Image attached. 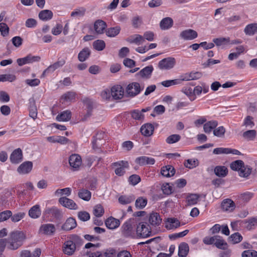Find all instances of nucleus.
<instances>
[{"instance_id": "obj_1", "label": "nucleus", "mask_w": 257, "mask_h": 257, "mask_svg": "<svg viewBox=\"0 0 257 257\" xmlns=\"http://www.w3.org/2000/svg\"><path fill=\"white\" fill-rule=\"evenodd\" d=\"M26 238L25 234L20 231H14L10 234V237L7 239L8 248L15 250L21 246Z\"/></svg>"}, {"instance_id": "obj_2", "label": "nucleus", "mask_w": 257, "mask_h": 257, "mask_svg": "<svg viewBox=\"0 0 257 257\" xmlns=\"http://www.w3.org/2000/svg\"><path fill=\"white\" fill-rule=\"evenodd\" d=\"M137 221L135 218H131L125 221L121 226V233L125 237L134 238L136 236L135 227Z\"/></svg>"}, {"instance_id": "obj_3", "label": "nucleus", "mask_w": 257, "mask_h": 257, "mask_svg": "<svg viewBox=\"0 0 257 257\" xmlns=\"http://www.w3.org/2000/svg\"><path fill=\"white\" fill-rule=\"evenodd\" d=\"M151 230L149 224L140 222L137 225L136 235L139 237H148L151 235Z\"/></svg>"}, {"instance_id": "obj_4", "label": "nucleus", "mask_w": 257, "mask_h": 257, "mask_svg": "<svg viewBox=\"0 0 257 257\" xmlns=\"http://www.w3.org/2000/svg\"><path fill=\"white\" fill-rule=\"evenodd\" d=\"M176 63L174 58L169 57L161 60L158 63V67L161 70H170L175 66Z\"/></svg>"}, {"instance_id": "obj_5", "label": "nucleus", "mask_w": 257, "mask_h": 257, "mask_svg": "<svg viewBox=\"0 0 257 257\" xmlns=\"http://www.w3.org/2000/svg\"><path fill=\"white\" fill-rule=\"evenodd\" d=\"M143 89L138 82L130 83L126 88L127 94L131 97H134L139 94Z\"/></svg>"}, {"instance_id": "obj_6", "label": "nucleus", "mask_w": 257, "mask_h": 257, "mask_svg": "<svg viewBox=\"0 0 257 257\" xmlns=\"http://www.w3.org/2000/svg\"><path fill=\"white\" fill-rule=\"evenodd\" d=\"M112 166L115 168L114 170L115 174L119 176L123 175L125 173V169L128 168L129 167L128 162L125 161L113 163Z\"/></svg>"}, {"instance_id": "obj_7", "label": "nucleus", "mask_w": 257, "mask_h": 257, "mask_svg": "<svg viewBox=\"0 0 257 257\" xmlns=\"http://www.w3.org/2000/svg\"><path fill=\"white\" fill-rule=\"evenodd\" d=\"M44 213L45 215H51L52 216L58 220H61L63 216V213L62 210L55 206L46 208Z\"/></svg>"}, {"instance_id": "obj_8", "label": "nucleus", "mask_w": 257, "mask_h": 257, "mask_svg": "<svg viewBox=\"0 0 257 257\" xmlns=\"http://www.w3.org/2000/svg\"><path fill=\"white\" fill-rule=\"evenodd\" d=\"M179 37L185 41L192 40L198 37V33L196 31L189 29L182 31Z\"/></svg>"}, {"instance_id": "obj_9", "label": "nucleus", "mask_w": 257, "mask_h": 257, "mask_svg": "<svg viewBox=\"0 0 257 257\" xmlns=\"http://www.w3.org/2000/svg\"><path fill=\"white\" fill-rule=\"evenodd\" d=\"M59 203L63 207L69 209L77 210L78 206L72 199L66 197H61L59 199Z\"/></svg>"}, {"instance_id": "obj_10", "label": "nucleus", "mask_w": 257, "mask_h": 257, "mask_svg": "<svg viewBox=\"0 0 257 257\" xmlns=\"http://www.w3.org/2000/svg\"><path fill=\"white\" fill-rule=\"evenodd\" d=\"M69 163L73 170H77L81 165V158L78 154H72L69 157Z\"/></svg>"}, {"instance_id": "obj_11", "label": "nucleus", "mask_w": 257, "mask_h": 257, "mask_svg": "<svg viewBox=\"0 0 257 257\" xmlns=\"http://www.w3.org/2000/svg\"><path fill=\"white\" fill-rule=\"evenodd\" d=\"M10 159L12 163L18 164L22 161L23 153L20 148L15 150L11 154Z\"/></svg>"}, {"instance_id": "obj_12", "label": "nucleus", "mask_w": 257, "mask_h": 257, "mask_svg": "<svg viewBox=\"0 0 257 257\" xmlns=\"http://www.w3.org/2000/svg\"><path fill=\"white\" fill-rule=\"evenodd\" d=\"M107 24L102 20H97L94 23V29L97 34H102L106 29Z\"/></svg>"}, {"instance_id": "obj_13", "label": "nucleus", "mask_w": 257, "mask_h": 257, "mask_svg": "<svg viewBox=\"0 0 257 257\" xmlns=\"http://www.w3.org/2000/svg\"><path fill=\"white\" fill-rule=\"evenodd\" d=\"M32 168V162L30 161H26L20 165L17 169V171L20 174H26L31 172Z\"/></svg>"}, {"instance_id": "obj_14", "label": "nucleus", "mask_w": 257, "mask_h": 257, "mask_svg": "<svg viewBox=\"0 0 257 257\" xmlns=\"http://www.w3.org/2000/svg\"><path fill=\"white\" fill-rule=\"evenodd\" d=\"M76 226V220L73 217H69L61 226V229L64 231H69L75 228Z\"/></svg>"}, {"instance_id": "obj_15", "label": "nucleus", "mask_w": 257, "mask_h": 257, "mask_svg": "<svg viewBox=\"0 0 257 257\" xmlns=\"http://www.w3.org/2000/svg\"><path fill=\"white\" fill-rule=\"evenodd\" d=\"M135 162L140 166L152 165L155 164V160L153 158L142 156L137 158Z\"/></svg>"}, {"instance_id": "obj_16", "label": "nucleus", "mask_w": 257, "mask_h": 257, "mask_svg": "<svg viewBox=\"0 0 257 257\" xmlns=\"http://www.w3.org/2000/svg\"><path fill=\"white\" fill-rule=\"evenodd\" d=\"M124 90L120 85L114 86L111 89V95L114 99H119L123 96Z\"/></svg>"}, {"instance_id": "obj_17", "label": "nucleus", "mask_w": 257, "mask_h": 257, "mask_svg": "<svg viewBox=\"0 0 257 257\" xmlns=\"http://www.w3.org/2000/svg\"><path fill=\"white\" fill-rule=\"evenodd\" d=\"M149 222L153 226H158L162 222V218L159 213L157 212H152L150 214L149 217Z\"/></svg>"}, {"instance_id": "obj_18", "label": "nucleus", "mask_w": 257, "mask_h": 257, "mask_svg": "<svg viewBox=\"0 0 257 257\" xmlns=\"http://www.w3.org/2000/svg\"><path fill=\"white\" fill-rule=\"evenodd\" d=\"M221 207L223 211L231 212L234 209L235 205L232 200L225 199L222 201Z\"/></svg>"}, {"instance_id": "obj_19", "label": "nucleus", "mask_w": 257, "mask_h": 257, "mask_svg": "<svg viewBox=\"0 0 257 257\" xmlns=\"http://www.w3.org/2000/svg\"><path fill=\"white\" fill-rule=\"evenodd\" d=\"M140 131L143 136L145 137H150L153 134L154 126L151 123H146L141 126Z\"/></svg>"}, {"instance_id": "obj_20", "label": "nucleus", "mask_w": 257, "mask_h": 257, "mask_svg": "<svg viewBox=\"0 0 257 257\" xmlns=\"http://www.w3.org/2000/svg\"><path fill=\"white\" fill-rule=\"evenodd\" d=\"M55 230V225L50 223L42 224L40 228V231L46 235H52Z\"/></svg>"}, {"instance_id": "obj_21", "label": "nucleus", "mask_w": 257, "mask_h": 257, "mask_svg": "<svg viewBox=\"0 0 257 257\" xmlns=\"http://www.w3.org/2000/svg\"><path fill=\"white\" fill-rule=\"evenodd\" d=\"M75 245L71 241L67 240L63 245V251L65 254L68 255L73 254L76 250Z\"/></svg>"}, {"instance_id": "obj_22", "label": "nucleus", "mask_w": 257, "mask_h": 257, "mask_svg": "<svg viewBox=\"0 0 257 257\" xmlns=\"http://www.w3.org/2000/svg\"><path fill=\"white\" fill-rule=\"evenodd\" d=\"M173 20L170 17L163 18L160 23V27L162 30H169L173 25Z\"/></svg>"}, {"instance_id": "obj_23", "label": "nucleus", "mask_w": 257, "mask_h": 257, "mask_svg": "<svg viewBox=\"0 0 257 257\" xmlns=\"http://www.w3.org/2000/svg\"><path fill=\"white\" fill-rule=\"evenodd\" d=\"M154 68L152 65L146 66L137 73V75L140 76L143 78H149L153 71Z\"/></svg>"}, {"instance_id": "obj_24", "label": "nucleus", "mask_w": 257, "mask_h": 257, "mask_svg": "<svg viewBox=\"0 0 257 257\" xmlns=\"http://www.w3.org/2000/svg\"><path fill=\"white\" fill-rule=\"evenodd\" d=\"M41 215V210L40 206L36 204L32 207L29 211V216L33 219H37L40 217Z\"/></svg>"}, {"instance_id": "obj_25", "label": "nucleus", "mask_w": 257, "mask_h": 257, "mask_svg": "<svg viewBox=\"0 0 257 257\" xmlns=\"http://www.w3.org/2000/svg\"><path fill=\"white\" fill-rule=\"evenodd\" d=\"M126 41L130 44H135L137 45H140L145 42V39L142 36L139 34H135L128 38Z\"/></svg>"}, {"instance_id": "obj_26", "label": "nucleus", "mask_w": 257, "mask_h": 257, "mask_svg": "<svg viewBox=\"0 0 257 257\" xmlns=\"http://www.w3.org/2000/svg\"><path fill=\"white\" fill-rule=\"evenodd\" d=\"M29 115L35 119L37 117L38 112L36 102L33 98L29 99Z\"/></svg>"}, {"instance_id": "obj_27", "label": "nucleus", "mask_w": 257, "mask_h": 257, "mask_svg": "<svg viewBox=\"0 0 257 257\" xmlns=\"http://www.w3.org/2000/svg\"><path fill=\"white\" fill-rule=\"evenodd\" d=\"M106 226L110 229H114L118 227L120 225V221L118 219L113 217H109L105 222Z\"/></svg>"}, {"instance_id": "obj_28", "label": "nucleus", "mask_w": 257, "mask_h": 257, "mask_svg": "<svg viewBox=\"0 0 257 257\" xmlns=\"http://www.w3.org/2000/svg\"><path fill=\"white\" fill-rule=\"evenodd\" d=\"M121 30V28L119 26L113 27L106 28L105 31L106 35L110 38L115 37L117 36Z\"/></svg>"}, {"instance_id": "obj_29", "label": "nucleus", "mask_w": 257, "mask_h": 257, "mask_svg": "<svg viewBox=\"0 0 257 257\" xmlns=\"http://www.w3.org/2000/svg\"><path fill=\"white\" fill-rule=\"evenodd\" d=\"M161 174L166 177L173 176L175 173V169L171 165L164 166L161 169Z\"/></svg>"}, {"instance_id": "obj_30", "label": "nucleus", "mask_w": 257, "mask_h": 257, "mask_svg": "<svg viewBox=\"0 0 257 257\" xmlns=\"http://www.w3.org/2000/svg\"><path fill=\"white\" fill-rule=\"evenodd\" d=\"M91 51L88 47L84 48L78 55V59L80 62L86 61L90 56Z\"/></svg>"}, {"instance_id": "obj_31", "label": "nucleus", "mask_w": 257, "mask_h": 257, "mask_svg": "<svg viewBox=\"0 0 257 257\" xmlns=\"http://www.w3.org/2000/svg\"><path fill=\"white\" fill-rule=\"evenodd\" d=\"M168 223L166 224L165 227L168 229H172L177 228L180 226V221L175 218H169L167 219Z\"/></svg>"}, {"instance_id": "obj_32", "label": "nucleus", "mask_w": 257, "mask_h": 257, "mask_svg": "<svg viewBox=\"0 0 257 257\" xmlns=\"http://www.w3.org/2000/svg\"><path fill=\"white\" fill-rule=\"evenodd\" d=\"M41 253V250L39 248H36L33 252L25 250L21 252V257H39Z\"/></svg>"}, {"instance_id": "obj_33", "label": "nucleus", "mask_w": 257, "mask_h": 257, "mask_svg": "<svg viewBox=\"0 0 257 257\" xmlns=\"http://www.w3.org/2000/svg\"><path fill=\"white\" fill-rule=\"evenodd\" d=\"M218 122L216 120H211L206 122L203 125V130L205 133L209 134L217 126Z\"/></svg>"}, {"instance_id": "obj_34", "label": "nucleus", "mask_w": 257, "mask_h": 257, "mask_svg": "<svg viewBox=\"0 0 257 257\" xmlns=\"http://www.w3.org/2000/svg\"><path fill=\"white\" fill-rule=\"evenodd\" d=\"M189 248L187 243L182 242L179 246L178 255L179 257H186L189 252Z\"/></svg>"}, {"instance_id": "obj_35", "label": "nucleus", "mask_w": 257, "mask_h": 257, "mask_svg": "<svg viewBox=\"0 0 257 257\" xmlns=\"http://www.w3.org/2000/svg\"><path fill=\"white\" fill-rule=\"evenodd\" d=\"M71 112L67 110L59 114L56 116V119L59 121H67L71 119Z\"/></svg>"}, {"instance_id": "obj_36", "label": "nucleus", "mask_w": 257, "mask_h": 257, "mask_svg": "<svg viewBox=\"0 0 257 257\" xmlns=\"http://www.w3.org/2000/svg\"><path fill=\"white\" fill-rule=\"evenodd\" d=\"M244 32L247 35L252 36L257 33V24L252 23L247 25L244 28Z\"/></svg>"}, {"instance_id": "obj_37", "label": "nucleus", "mask_w": 257, "mask_h": 257, "mask_svg": "<svg viewBox=\"0 0 257 257\" xmlns=\"http://www.w3.org/2000/svg\"><path fill=\"white\" fill-rule=\"evenodd\" d=\"M53 17V13L50 10H45L41 11L39 14V18L40 20L47 21L51 19Z\"/></svg>"}, {"instance_id": "obj_38", "label": "nucleus", "mask_w": 257, "mask_h": 257, "mask_svg": "<svg viewBox=\"0 0 257 257\" xmlns=\"http://www.w3.org/2000/svg\"><path fill=\"white\" fill-rule=\"evenodd\" d=\"M214 245L219 249L225 250L227 249L228 245L225 241L220 236L217 235Z\"/></svg>"}, {"instance_id": "obj_39", "label": "nucleus", "mask_w": 257, "mask_h": 257, "mask_svg": "<svg viewBox=\"0 0 257 257\" xmlns=\"http://www.w3.org/2000/svg\"><path fill=\"white\" fill-rule=\"evenodd\" d=\"M78 197L81 199L88 201L91 199V193L86 189H81L78 193Z\"/></svg>"}, {"instance_id": "obj_40", "label": "nucleus", "mask_w": 257, "mask_h": 257, "mask_svg": "<svg viewBox=\"0 0 257 257\" xmlns=\"http://www.w3.org/2000/svg\"><path fill=\"white\" fill-rule=\"evenodd\" d=\"M200 195L197 194H190L186 197V201L188 206L193 205L197 203Z\"/></svg>"}, {"instance_id": "obj_41", "label": "nucleus", "mask_w": 257, "mask_h": 257, "mask_svg": "<svg viewBox=\"0 0 257 257\" xmlns=\"http://www.w3.org/2000/svg\"><path fill=\"white\" fill-rule=\"evenodd\" d=\"M214 173L218 177H224L227 174L228 170L225 166H218L214 168Z\"/></svg>"}, {"instance_id": "obj_42", "label": "nucleus", "mask_w": 257, "mask_h": 257, "mask_svg": "<svg viewBox=\"0 0 257 257\" xmlns=\"http://www.w3.org/2000/svg\"><path fill=\"white\" fill-rule=\"evenodd\" d=\"M238 172L240 177L247 178L251 174V168L249 166L244 164Z\"/></svg>"}, {"instance_id": "obj_43", "label": "nucleus", "mask_w": 257, "mask_h": 257, "mask_svg": "<svg viewBox=\"0 0 257 257\" xmlns=\"http://www.w3.org/2000/svg\"><path fill=\"white\" fill-rule=\"evenodd\" d=\"M182 91L186 95L190 101H193L196 98V96H194L193 89L189 86H185L182 88Z\"/></svg>"}, {"instance_id": "obj_44", "label": "nucleus", "mask_w": 257, "mask_h": 257, "mask_svg": "<svg viewBox=\"0 0 257 257\" xmlns=\"http://www.w3.org/2000/svg\"><path fill=\"white\" fill-rule=\"evenodd\" d=\"M243 222L245 224V227L248 230H251L257 225V218L252 217L247 220H244Z\"/></svg>"}, {"instance_id": "obj_45", "label": "nucleus", "mask_w": 257, "mask_h": 257, "mask_svg": "<svg viewBox=\"0 0 257 257\" xmlns=\"http://www.w3.org/2000/svg\"><path fill=\"white\" fill-rule=\"evenodd\" d=\"M68 240L71 241L72 243H74V245H81L83 243V240L81 237L77 234H71L68 237Z\"/></svg>"}, {"instance_id": "obj_46", "label": "nucleus", "mask_w": 257, "mask_h": 257, "mask_svg": "<svg viewBox=\"0 0 257 257\" xmlns=\"http://www.w3.org/2000/svg\"><path fill=\"white\" fill-rule=\"evenodd\" d=\"M148 202L147 199L143 197H139L135 202L136 207L138 209H143L147 205Z\"/></svg>"}, {"instance_id": "obj_47", "label": "nucleus", "mask_w": 257, "mask_h": 257, "mask_svg": "<svg viewBox=\"0 0 257 257\" xmlns=\"http://www.w3.org/2000/svg\"><path fill=\"white\" fill-rule=\"evenodd\" d=\"M65 64V60L64 59H61L60 60H58L56 62L54 63V64L50 65L48 67V69L50 70V71L51 72H53L55 70L57 69L58 68H59L61 67H62L64 64Z\"/></svg>"}, {"instance_id": "obj_48", "label": "nucleus", "mask_w": 257, "mask_h": 257, "mask_svg": "<svg viewBox=\"0 0 257 257\" xmlns=\"http://www.w3.org/2000/svg\"><path fill=\"white\" fill-rule=\"evenodd\" d=\"M244 164L242 160H238L232 162L230 165V167L232 170L238 171Z\"/></svg>"}, {"instance_id": "obj_49", "label": "nucleus", "mask_w": 257, "mask_h": 257, "mask_svg": "<svg viewBox=\"0 0 257 257\" xmlns=\"http://www.w3.org/2000/svg\"><path fill=\"white\" fill-rule=\"evenodd\" d=\"M103 136V133H97L95 136L93 137V139L92 142V148L94 150L99 149V145H96V142L97 141L99 142H102V139Z\"/></svg>"}, {"instance_id": "obj_50", "label": "nucleus", "mask_w": 257, "mask_h": 257, "mask_svg": "<svg viewBox=\"0 0 257 257\" xmlns=\"http://www.w3.org/2000/svg\"><path fill=\"white\" fill-rule=\"evenodd\" d=\"M93 47L97 51H102L105 47V43L102 40H97L93 42Z\"/></svg>"}, {"instance_id": "obj_51", "label": "nucleus", "mask_w": 257, "mask_h": 257, "mask_svg": "<svg viewBox=\"0 0 257 257\" xmlns=\"http://www.w3.org/2000/svg\"><path fill=\"white\" fill-rule=\"evenodd\" d=\"M135 200L133 196H120L118 198V202L121 204H127L131 203Z\"/></svg>"}, {"instance_id": "obj_52", "label": "nucleus", "mask_w": 257, "mask_h": 257, "mask_svg": "<svg viewBox=\"0 0 257 257\" xmlns=\"http://www.w3.org/2000/svg\"><path fill=\"white\" fill-rule=\"evenodd\" d=\"M256 132L255 130H248L244 132L242 134V136L246 139L253 140L256 136Z\"/></svg>"}, {"instance_id": "obj_53", "label": "nucleus", "mask_w": 257, "mask_h": 257, "mask_svg": "<svg viewBox=\"0 0 257 257\" xmlns=\"http://www.w3.org/2000/svg\"><path fill=\"white\" fill-rule=\"evenodd\" d=\"M76 93L73 91H69L64 94L61 96V99L66 101H71L75 99Z\"/></svg>"}, {"instance_id": "obj_54", "label": "nucleus", "mask_w": 257, "mask_h": 257, "mask_svg": "<svg viewBox=\"0 0 257 257\" xmlns=\"http://www.w3.org/2000/svg\"><path fill=\"white\" fill-rule=\"evenodd\" d=\"M180 139L181 136L179 135L174 134L167 137L166 141L167 143L172 144L178 142Z\"/></svg>"}, {"instance_id": "obj_55", "label": "nucleus", "mask_w": 257, "mask_h": 257, "mask_svg": "<svg viewBox=\"0 0 257 257\" xmlns=\"http://www.w3.org/2000/svg\"><path fill=\"white\" fill-rule=\"evenodd\" d=\"M104 209L103 207L100 204H98L95 206L93 209V214L97 217H101L104 214Z\"/></svg>"}, {"instance_id": "obj_56", "label": "nucleus", "mask_w": 257, "mask_h": 257, "mask_svg": "<svg viewBox=\"0 0 257 257\" xmlns=\"http://www.w3.org/2000/svg\"><path fill=\"white\" fill-rule=\"evenodd\" d=\"M229 238L231 240L233 244L240 242L242 239V236L238 232H235L231 234Z\"/></svg>"}, {"instance_id": "obj_57", "label": "nucleus", "mask_w": 257, "mask_h": 257, "mask_svg": "<svg viewBox=\"0 0 257 257\" xmlns=\"http://www.w3.org/2000/svg\"><path fill=\"white\" fill-rule=\"evenodd\" d=\"M71 193V189L70 188H65L64 189H58L55 192V195L56 196L65 195L67 196L70 195Z\"/></svg>"}, {"instance_id": "obj_58", "label": "nucleus", "mask_w": 257, "mask_h": 257, "mask_svg": "<svg viewBox=\"0 0 257 257\" xmlns=\"http://www.w3.org/2000/svg\"><path fill=\"white\" fill-rule=\"evenodd\" d=\"M161 84L163 86L168 87L172 85L180 84V80H179L178 79L165 80L162 81Z\"/></svg>"}, {"instance_id": "obj_59", "label": "nucleus", "mask_w": 257, "mask_h": 257, "mask_svg": "<svg viewBox=\"0 0 257 257\" xmlns=\"http://www.w3.org/2000/svg\"><path fill=\"white\" fill-rule=\"evenodd\" d=\"M213 42L214 44L216 46H219L225 43H228L230 42L229 38H219L213 39Z\"/></svg>"}, {"instance_id": "obj_60", "label": "nucleus", "mask_w": 257, "mask_h": 257, "mask_svg": "<svg viewBox=\"0 0 257 257\" xmlns=\"http://www.w3.org/2000/svg\"><path fill=\"white\" fill-rule=\"evenodd\" d=\"M86 12V9L81 7L79 9H76L75 11H73L71 14V17H83L84 16Z\"/></svg>"}, {"instance_id": "obj_61", "label": "nucleus", "mask_w": 257, "mask_h": 257, "mask_svg": "<svg viewBox=\"0 0 257 257\" xmlns=\"http://www.w3.org/2000/svg\"><path fill=\"white\" fill-rule=\"evenodd\" d=\"M132 117L136 120H143L144 118V115L141 111L138 109H135L132 111Z\"/></svg>"}, {"instance_id": "obj_62", "label": "nucleus", "mask_w": 257, "mask_h": 257, "mask_svg": "<svg viewBox=\"0 0 257 257\" xmlns=\"http://www.w3.org/2000/svg\"><path fill=\"white\" fill-rule=\"evenodd\" d=\"M16 79V76L13 74L0 75V82L10 81L13 82Z\"/></svg>"}, {"instance_id": "obj_63", "label": "nucleus", "mask_w": 257, "mask_h": 257, "mask_svg": "<svg viewBox=\"0 0 257 257\" xmlns=\"http://www.w3.org/2000/svg\"><path fill=\"white\" fill-rule=\"evenodd\" d=\"M198 165L197 160L188 159L184 162V166L189 169L194 168Z\"/></svg>"}, {"instance_id": "obj_64", "label": "nucleus", "mask_w": 257, "mask_h": 257, "mask_svg": "<svg viewBox=\"0 0 257 257\" xmlns=\"http://www.w3.org/2000/svg\"><path fill=\"white\" fill-rule=\"evenodd\" d=\"M241 257H257V251L254 250H246L241 253Z\"/></svg>"}]
</instances>
